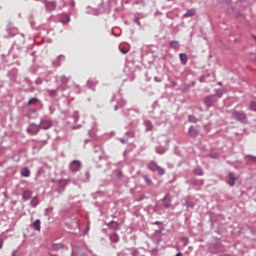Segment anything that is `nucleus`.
Wrapping results in <instances>:
<instances>
[{
  "instance_id": "nucleus-62",
  "label": "nucleus",
  "mask_w": 256,
  "mask_h": 256,
  "mask_svg": "<svg viewBox=\"0 0 256 256\" xmlns=\"http://www.w3.org/2000/svg\"><path fill=\"white\" fill-rule=\"evenodd\" d=\"M218 85H220V87H223V82H218Z\"/></svg>"
},
{
  "instance_id": "nucleus-46",
  "label": "nucleus",
  "mask_w": 256,
  "mask_h": 256,
  "mask_svg": "<svg viewBox=\"0 0 256 256\" xmlns=\"http://www.w3.org/2000/svg\"><path fill=\"white\" fill-rule=\"evenodd\" d=\"M134 23H136V25H138V27H141V21L139 20V18H135L134 19Z\"/></svg>"
},
{
  "instance_id": "nucleus-51",
  "label": "nucleus",
  "mask_w": 256,
  "mask_h": 256,
  "mask_svg": "<svg viewBox=\"0 0 256 256\" xmlns=\"http://www.w3.org/2000/svg\"><path fill=\"white\" fill-rule=\"evenodd\" d=\"M136 5H142V7H145V1L135 2Z\"/></svg>"
},
{
  "instance_id": "nucleus-33",
  "label": "nucleus",
  "mask_w": 256,
  "mask_h": 256,
  "mask_svg": "<svg viewBox=\"0 0 256 256\" xmlns=\"http://www.w3.org/2000/svg\"><path fill=\"white\" fill-rule=\"evenodd\" d=\"M171 49H179V41L173 40L170 42Z\"/></svg>"
},
{
  "instance_id": "nucleus-19",
  "label": "nucleus",
  "mask_w": 256,
  "mask_h": 256,
  "mask_svg": "<svg viewBox=\"0 0 256 256\" xmlns=\"http://www.w3.org/2000/svg\"><path fill=\"white\" fill-rule=\"evenodd\" d=\"M20 175L21 177H31V170H29L27 167H24L21 169Z\"/></svg>"
},
{
  "instance_id": "nucleus-58",
  "label": "nucleus",
  "mask_w": 256,
  "mask_h": 256,
  "mask_svg": "<svg viewBox=\"0 0 256 256\" xmlns=\"http://www.w3.org/2000/svg\"><path fill=\"white\" fill-rule=\"evenodd\" d=\"M85 175H86V179H89V177H90L89 172H86Z\"/></svg>"
},
{
  "instance_id": "nucleus-13",
  "label": "nucleus",
  "mask_w": 256,
  "mask_h": 256,
  "mask_svg": "<svg viewBox=\"0 0 256 256\" xmlns=\"http://www.w3.org/2000/svg\"><path fill=\"white\" fill-rule=\"evenodd\" d=\"M124 252L125 256H139V250L128 248Z\"/></svg>"
},
{
  "instance_id": "nucleus-52",
  "label": "nucleus",
  "mask_w": 256,
  "mask_h": 256,
  "mask_svg": "<svg viewBox=\"0 0 256 256\" xmlns=\"http://www.w3.org/2000/svg\"><path fill=\"white\" fill-rule=\"evenodd\" d=\"M154 81H156V83H160V82H161V78H159V77H154Z\"/></svg>"
},
{
  "instance_id": "nucleus-23",
  "label": "nucleus",
  "mask_w": 256,
  "mask_h": 256,
  "mask_svg": "<svg viewBox=\"0 0 256 256\" xmlns=\"http://www.w3.org/2000/svg\"><path fill=\"white\" fill-rule=\"evenodd\" d=\"M179 57H180V61L182 63V65H187V61H188V57L185 53H180L179 54Z\"/></svg>"
},
{
  "instance_id": "nucleus-9",
  "label": "nucleus",
  "mask_w": 256,
  "mask_h": 256,
  "mask_svg": "<svg viewBox=\"0 0 256 256\" xmlns=\"http://www.w3.org/2000/svg\"><path fill=\"white\" fill-rule=\"evenodd\" d=\"M40 128L43 129L44 131H47V129H51L53 127V121L51 120H42L40 122Z\"/></svg>"
},
{
  "instance_id": "nucleus-24",
  "label": "nucleus",
  "mask_w": 256,
  "mask_h": 256,
  "mask_svg": "<svg viewBox=\"0 0 256 256\" xmlns=\"http://www.w3.org/2000/svg\"><path fill=\"white\" fill-rule=\"evenodd\" d=\"M195 13H196L195 8H192V9L188 10V11L183 15V17H184V19H187V17H193V16L195 15Z\"/></svg>"
},
{
  "instance_id": "nucleus-32",
  "label": "nucleus",
  "mask_w": 256,
  "mask_h": 256,
  "mask_svg": "<svg viewBox=\"0 0 256 256\" xmlns=\"http://www.w3.org/2000/svg\"><path fill=\"white\" fill-rule=\"evenodd\" d=\"M71 79V77H67V76H65V75H62L61 77H60V81H61V83L62 84H64V85H67V83H69V80Z\"/></svg>"
},
{
  "instance_id": "nucleus-38",
  "label": "nucleus",
  "mask_w": 256,
  "mask_h": 256,
  "mask_svg": "<svg viewBox=\"0 0 256 256\" xmlns=\"http://www.w3.org/2000/svg\"><path fill=\"white\" fill-rule=\"evenodd\" d=\"M249 109H250V111H254L256 113V102L255 101L250 102Z\"/></svg>"
},
{
  "instance_id": "nucleus-3",
  "label": "nucleus",
  "mask_w": 256,
  "mask_h": 256,
  "mask_svg": "<svg viewBox=\"0 0 256 256\" xmlns=\"http://www.w3.org/2000/svg\"><path fill=\"white\" fill-rule=\"evenodd\" d=\"M125 116L128 117V119H132V121L129 123L130 127H137L139 124V119L137 118V112L135 110H127L124 112Z\"/></svg>"
},
{
  "instance_id": "nucleus-25",
  "label": "nucleus",
  "mask_w": 256,
  "mask_h": 256,
  "mask_svg": "<svg viewBox=\"0 0 256 256\" xmlns=\"http://www.w3.org/2000/svg\"><path fill=\"white\" fill-rule=\"evenodd\" d=\"M144 126L146 128V131H152L153 130V123L149 120L144 121Z\"/></svg>"
},
{
  "instance_id": "nucleus-29",
  "label": "nucleus",
  "mask_w": 256,
  "mask_h": 256,
  "mask_svg": "<svg viewBox=\"0 0 256 256\" xmlns=\"http://www.w3.org/2000/svg\"><path fill=\"white\" fill-rule=\"evenodd\" d=\"M58 92L59 91L57 90V88L56 89H52V90H47V93H48L49 97H52V98H55L57 96Z\"/></svg>"
},
{
  "instance_id": "nucleus-45",
  "label": "nucleus",
  "mask_w": 256,
  "mask_h": 256,
  "mask_svg": "<svg viewBox=\"0 0 256 256\" xmlns=\"http://www.w3.org/2000/svg\"><path fill=\"white\" fill-rule=\"evenodd\" d=\"M247 158H248L250 161L256 162V157L253 156V155H247Z\"/></svg>"
},
{
  "instance_id": "nucleus-5",
  "label": "nucleus",
  "mask_w": 256,
  "mask_h": 256,
  "mask_svg": "<svg viewBox=\"0 0 256 256\" xmlns=\"http://www.w3.org/2000/svg\"><path fill=\"white\" fill-rule=\"evenodd\" d=\"M40 131L41 125L31 124L30 127L27 128L29 135H37Z\"/></svg>"
},
{
  "instance_id": "nucleus-20",
  "label": "nucleus",
  "mask_w": 256,
  "mask_h": 256,
  "mask_svg": "<svg viewBox=\"0 0 256 256\" xmlns=\"http://www.w3.org/2000/svg\"><path fill=\"white\" fill-rule=\"evenodd\" d=\"M109 239L112 243H119V234L117 232H113L110 234Z\"/></svg>"
},
{
  "instance_id": "nucleus-63",
  "label": "nucleus",
  "mask_w": 256,
  "mask_h": 256,
  "mask_svg": "<svg viewBox=\"0 0 256 256\" xmlns=\"http://www.w3.org/2000/svg\"><path fill=\"white\" fill-rule=\"evenodd\" d=\"M252 37H253L254 41H256V35H252Z\"/></svg>"
},
{
  "instance_id": "nucleus-7",
  "label": "nucleus",
  "mask_w": 256,
  "mask_h": 256,
  "mask_svg": "<svg viewBox=\"0 0 256 256\" xmlns=\"http://www.w3.org/2000/svg\"><path fill=\"white\" fill-rule=\"evenodd\" d=\"M6 30L10 37H15V35L19 33V29H17V27H14L13 23L11 22L8 23Z\"/></svg>"
},
{
  "instance_id": "nucleus-61",
  "label": "nucleus",
  "mask_w": 256,
  "mask_h": 256,
  "mask_svg": "<svg viewBox=\"0 0 256 256\" xmlns=\"http://www.w3.org/2000/svg\"><path fill=\"white\" fill-rule=\"evenodd\" d=\"M122 176H123V173L118 172V177H122Z\"/></svg>"
},
{
  "instance_id": "nucleus-1",
  "label": "nucleus",
  "mask_w": 256,
  "mask_h": 256,
  "mask_svg": "<svg viewBox=\"0 0 256 256\" xmlns=\"http://www.w3.org/2000/svg\"><path fill=\"white\" fill-rule=\"evenodd\" d=\"M221 97H223V91L221 90H216L215 94L204 97V100H203L204 107L206 109H211V107H215L216 103H218Z\"/></svg>"
},
{
  "instance_id": "nucleus-60",
  "label": "nucleus",
  "mask_w": 256,
  "mask_h": 256,
  "mask_svg": "<svg viewBox=\"0 0 256 256\" xmlns=\"http://www.w3.org/2000/svg\"><path fill=\"white\" fill-rule=\"evenodd\" d=\"M176 256H183V253L178 252V253L176 254Z\"/></svg>"
},
{
  "instance_id": "nucleus-59",
  "label": "nucleus",
  "mask_w": 256,
  "mask_h": 256,
  "mask_svg": "<svg viewBox=\"0 0 256 256\" xmlns=\"http://www.w3.org/2000/svg\"><path fill=\"white\" fill-rule=\"evenodd\" d=\"M161 175H165V170L161 168Z\"/></svg>"
},
{
  "instance_id": "nucleus-10",
  "label": "nucleus",
  "mask_w": 256,
  "mask_h": 256,
  "mask_svg": "<svg viewBox=\"0 0 256 256\" xmlns=\"http://www.w3.org/2000/svg\"><path fill=\"white\" fill-rule=\"evenodd\" d=\"M147 168L150 171H157L159 173V175H161V167H159V165H157V163L150 162V163L147 164Z\"/></svg>"
},
{
  "instance_id": "nucleus-56",
  "label": "nucleus",
  "mask_w": 256,
  "mask_h": 256,
  "mask_svg": "<svg viewBox=\"0 0 256 256\" xmlns=\"http://www.w3.org/2000/svg\"><path fill=\"white\" fill-rule=\"evenodd\" d=\"M40 143H42V145H47V141L45 140H41Z\"/></svg>"
},
{
  "instance_id": "nucleus-31",
  "label": "nucleus",
  "mask_w": 256,
  "mask_h": 256,
  "mask_svg": "<svg viewBox=\"0 0 256 256\" xmlns=\"http://www.w3.org/2000/svg\"><path fill=\"white\" fill-rule=\"evenodd\" d=\"M60 249H65V245H63L62 243L53 244L54 251H59Z\"/></svg>"
},
{
  "instance_id": "nucleus-44",
  "label": "nucleus",
  "mask_w": 256,
  "mask_h": 256,
  "mask_svg": "<svg viewBox=\"0 0 256 256\" xmlns=\"http://www.w3.org/2000/svg\"><path fill=\"white\" fill-rule=\"evenodd\" d=\"M120 51L121 53H123V55H127V53H129V50L127 48H121Z\"/></svg>"
},
{
  "instance_id": "nucleus-36",
  "label": "nucleus",
  "mask_w": 256,
  "mask_h": 256,
  "mask_svg": "<svg viewBox=\"0 0 256 256\" xmlns=\"http://www.w3.org/2000/svg\"><path fill=\"white\" fill-rule=\"evenodd\" d=\"M184 205L187 207V209H194L195 208V203L191 201H186Z\"/></svg>"
},
{
  "instance_id": "nucleus-35",
  "label": "nucleus",
  "mask_w": 256,
  "mask_h": 256,
  "mask_svg": "<svg viewBox=\"0 0 256 256\" xmlns=\"http://www.w3.org/2000/svg\"><path fill=\"white\" fill-rule=\"evenodd\" d=\"M56 89H57V91H62V92L67 91V84L62 83V84L58 85Z\"/></svg>"
},
{
  "instance_id": "nucleus-55",
  "label": "nucleus",
  "mask_w": 256,
  "mask_h": 256,
  "mask_svg": "<svg viewBox=\"0 0 256 256\" xmlns=\"http://www.w3.org/2000/svg\"><path fill=\"white\" fill-rule=\"evenodd\" d=\"M94 151H95L96 153H99V151H101V148H100V147H98V149L95 148Z\"/></svg>"
},
{
  "instance_id": "nucleus-14",
  "label": "nucleus",
  "mask_w": 256,
  "mask_h": 256,
  "mask_svg": "<svg viewBox=\"0 0 256 256\" xmlns=\"http://www.w3.org/2000/svg\"><path fill=\"white\" fill-rule=\"evenodd\" d=\"M127 105V101L120 97V99L117 100V105L114 106V111H117L120 108L125 107Z\"/></svg>"
},
{
  "instance_id": "nucleus-34",
  "label": "nucleus",
  "mask_w": 256,
  "mask_h": 256,
  "mask_svg": "<svg viewBox=\"0 0 256 256\" xmlns=\"http://www.w3.org/2000/svg\"><path fill=\"white\" fill-rule=\"evenodd\" d=\"M199 119L193 115H188V123H197Z\"/></svg>"
},
{
  "instance_id": "nucleus-15",
  "label": "nucleus",
  "mask_w": 256,
  "mask_h": 256,
  "mask_svg": "<svg viewBox=\"0 0 256 256\" xmlns=\"http://www.w3.org/2000/svg\"><path fill=\"white\" fill-rule=\"evenodd\" d=\"M33 197V192L31 190H24L22 193L23 201H29Z\"/></svg>"
},
{
  "instance_id": "nucleus-49",
  "label": "nucleus",
  "mask_w": 256,
  "mask_h": 256,
  "mask_svg": "<svg viewBox=\"0 0 256 256\" xmlns=\"http://www.w3.org/2000/svg\"><path fill=\"white\" fill-rule=\"evenodd\" d=\"M181 241L184 242V245H187V243H189V239L185 238V237H182L181 238Z\"/></svg>"
},
{
  "instance_id": "nucleus-54",
  "label": "nucleus",
  "mask_w": 256,
  "mask_h": 256,
  "mask_svg": "<svg viewBox=\"0 0 256 256\" xmlns=\"http://www.w3.org/2000/svg\"><path fill=\"white\" fill-rule=\"evenodd\" d=\"M70 5H71V7H74L75 6V0H71Z\"/></svg>"
},
{
  "instance_id": "nucleus-43",
  "label": "nucleus",
  "mask_w": 256,
  "mask_h": 256,
  "mask_svg": "<svg viewBox=\"0 0 256 256\" xmlns=\"http://www.w3.org/2000/svg\"><path fill=\"white\" fill-rule=\"evenodd\" d=\"M208 157H210V159H219V154L210 153L208 154Z\"/></svg>"
},
{
  "instance_id": "nucleus-26",
  "label": "nucleus",
  "mask_w": 256,
  "mask_h": 256,
  "mask_svg": "<svg viewBox=\"0 0 256 256\" xmlns=\"http://www.w3.org/2000/svg\"><path fill=\"white\" fill-rule=\"evenodd\" d=\"M61 57H65L63 55H59L55 61L52 62L53 67H60L61 66Z\"/></svg>"
},
{
  "instance_id": "nucleus-57",
  "label": "nucleus",
  "mask_w": 256,
  "mask_h": 256,
  "mask_svg": "<svg viewBox=\"0 0 256 256\" xmlns=\"http://www.w3.org/2000/svg\"><path fill=\"white\" fill-rule=\"evenodd\" d=\"M228 11H229V13H231V11L232 12L235 11V7H231Z\"/></svg>"
},
{
  "instance_id": "nucleus-41",
  "label": "nucleus",
  "mask_w": 256,
  "mask_h": 256,
  "mask_svg": "<svg viewBox=\"0 0 256 256\" xmlns=\"http://www.w3.org/2000/svg\"><path fill=\"white\" fill-rule=\"evenodd\" d=\"M126 137H135V132L133 130H129L125 133Z\"/></svg>"
},
{
  "instance_id": "nucleus-40",
  "label": "nucleus",
  "mask_w": 256,
  "mask_h": 256,
  "mask_svg": "<svg viewBox=\"0 0 256 256\" xmlns=\"http://www.w3.org/2000/svg\"><path fill=\"white\" fill-rule=\"evenodd\" d=\"M142 179H144L146 185H151V179H149V176L143 175Z\"/></svg>"
},
{
  "instance_id": "nucleus-50",
  "label": "nucleus",
  "mask_w": 256,
  "mask_h": 256,
  "mask_svg": "<svg viewBox=\"0 0 256 256\" xmlns=\"http://www.w3.org/2000/svg\"><path fill=\"white\" fill-rule=\"evenodd\" d=\"M198 185H201V186L205 185V180L199 179L198 180Z\"/></svg>"
},
{
  "instance_id": "nucleus-2",
  "label": "nucleus",
  "mask_w": 256,
  "mask_h": 256,
  "mask_svg": "<svg viewBox=\"0 0 256 256\" xmlns=\"http://www.w3.org/2000/svg\"><path fill=\"white\" fill-rule=\"evenodd\" d=\"M231 117L241 123L242 125H247L249 123V117H247V113L243 110L232 109L230 110Z\"/></svg>"
},
{
  "instance_id": "nucleus-30",
  "label": "nucleus",
  "mask_w": 256,
  "mask_h": 256,
  "mask_svg": "<svg viewBox=\"0 0 256 256\" xmlns=\"http://www.w3.org/2000/svg\"><path fill=\"white\" fill-rule=\"evenodd\" d=\"M31 207H37L39 205V198L37 196L33 197L31 202H30Z\"/></svg>"
},
{
  "instance_id": "nucleus-47",
  "label": "nucleus",
  "mask_w": 256,
  "mask_h": 256,
  "mask_svg": "<svg viewBox=\"0 0 256 256\" xmlns=\"http://www.w3.org/2000/svg\"><path fill=\"white\" fill-rule=\"evenodd\" d=\"M119 141H120V143H122V145H126V143H127V139H125V138H119Z\"/></svg>"
},
{
  "instance_id": "nucleus-39",
  "label": "nucleus",
  "mask_w": 256,
  "mask_h": 256,
  "mask_svg": "<svg viewBox=\"0 0 256 256\" xmlns=\"http://www.w3.org/2000/svg\"><path fill=\"white\" fill-rule=\"evenodd\" d=\"M72 117H73L75 123H77V121H79V112L74 111V113L72 114Z\"/></svg>"
},
{
  "instance_id": "nucleus-8",
  "label": "nucleus",
  "mask_w": 256,
  "mask_h": 256,
  "mask_svg": "<svg viewBox=\"0 0 256 256\" xmlns=\"http://www.w3.org/2000/svg\"><path fill=\"white\" fill-rule=\"evenodd\" d=\"M52 183L57 186L58 193H63L65 191V181L52 179Z\"/></svg>"
},
{
  "instance_id": "nucleus-27",
  "label": "nucleus",
  "mask_w": 256,
  "mask_h": 256,
  "mask_svg": "<svg viewBox=\"0 0 256 256\" xmlns=\"http://www.w3.org/2000/svg\"><path fill=\"white\" fill-rule=\"evenodd\" d=\"M189 185H192V187L199 186V180L197 178H190L188 180Z\"/></svg>"
},
{
  "instance_id": "nucleus-37",
  "label": "nucleus",
  "mask_w": 256,
  "mask_h": 256,
  "mask_svg": "<svg viewBox=\"0 0 256 256\" xmlns=\"http://www.w3.org/2000/svg\"><path fill=\"white\" fill-rule=\"evenodd\" d=\"M37 103H39V99L38 98H31L29 101H28V105H37Z\"/></svg>"
},
{
  "instance_id": "nucleus-6",
  "label": "nucleus",
  "mask_w": 256,
  "mask_h": 256,
  "mask_svg": "<svg viewBox=\"0 0 256 256\" xmlns=\"http://www.w3.org/2000/svg\"><path fill=\"white\" fill-rule=\"evenodd\" d=\"M70 171L72 173H77L78 171H81V161L74 160L70 163Z\"/></svg>"
},
{
  "instance_id": "nucleus-22",
  "label": "nucleus",
  "mask_w": 256,
  "mask_h": 256,
  "mask_svg": "<svg viewBox=\"0 0 256 256\" xmlns=\"http://www.w3.org/2000/svg\"><path fill=\"white\" fill-rule=\"evenodd\" d=\"M32 227L35 231H41V219H37L32 223Z\"/></svg>"
},
{
  "instance_id": "nucleus-28",
  "label": "nucleus",
  "mask_w": 256,
  "mask_h": 256,
  "mask_svg": "<svg viewBox=\"0 0 256 256\" xmlns=\"http://www.w3.org/2000/svg\"><path fill=\"white\" fill-rule=\"evenodd\" d=\"M87 86L89 87V89H95V87L97 86V80H88L87 81Z\"/></svg>"
},
{
  "instance_id": "nucleus-48",
  "label": "nucleus",
  "mask_w": 256,
  "mask_h": 256,
  "mask_svg": "<svg viewBox=\"0 0 256 256\" xmlns=\"http://www.w3.org/2000/svg\"><path fill=\"white\" fill-rule=\"evenodd\" d=\"M218 3H231L232 0H216Z\"/></svg>"
},
{
  "instance_id": "nucleus-18",
  "label": "nucleus",
  "mask_w": 256,
  "mask_h": 256,
  "mask_svg": "<svg viewBox=\"0 0 256 256\" xmlns=\"http://www.w3.org/2000/svg\"><path fill=\"white\" fill-rule=\"evenodd\" d=\"M162 201H163V205H164V207H166V209H169V207H171V197L169 195H166Z\"/></svg>"
},
{
  "instance_id": "nucleus-4",
  "label": "nucleus",
  "mask_w": 256,
  "mask_h": 256,
  "mask_svg": "<svg viewBox=\"0 0 256 256\" xmlns=\"http://www.w3.org/2000/svg\"><path fill=\"white\" fill-rule=\"evenodd\" d=\"M200 83H213L215 81V74L214 73H207L200 77Z\"/></svg>"
},
{
  "instance_id": "nucleus-21",
  "label": "nucleus",
  "mask_w": 256,
  "mask_h": 256,
  "mask_svg": "<svg viewBox=\"0 0 256 256\" xmlns=\"http://www.w3.org/2000/svg\"><path fill=\"white\" fill-rule=\"evenodd\" d=\"M108 228H110L112 231H117L119 229V223L112 220L108 223Z\"/></svg>"
},
{
  "instance_id": "nucleus-11",
  "label": "nucleus",
  "mask_w": 256,
  "mask_h": 256,
  "mask_svg": "<svg viewBox=\"0 0 256 256\" xmlns=\"http://www.w3.org/2000/svg\"><path fill=\"white\" fill-rule=\"evenodd\" d=\"M188 135H189V137H192V139H195V137H197V135H199V129H197V127H195V126H190V128L188 130Z\"/></svg>"
},
{
  "instance_id": "nucleus-42",
  "label": "nucleus",
  "mask_w": 256,
  "mask_h": 256,
  "mask_svg": "<svg viewBox=\"0 0 256 256\" xmlns=\"http://www.w3.org/2000/svg\"><path fill=\"white\" fill-rule=\"evenodd\" d=\"M239 2L243 5V7H248L249 0H239Z\"/></svg>"
},
{
  "instance_id": "nucleus-64",
  "label": "nucleus",
  "mask_w": 256,
  "mask_h": 256,
  "mask_svg": "<svg viewBox=\"0 0 256 256\" xmlns=\"http://www.w3.org/2000/svg\"><path fill=\"white\" fill-rule=\"evenodd\" d=\"M12 256H15V251H14V252H12Z\"/></svg>"
},
{
  "instance_id": "nucleus-17",
  "label": "nucleus",
  "mask_w": 256,
  "mask_h": 256,
  "mask_svg": "<svg viewBox=\"0 0 256 256\" xmlns=\"http://www.w3.org/2000/svg\"><path fill=\"white\" fill-rule=\"evenodd\" d=\"M45 7H46L47 11L51 12V11H55L57 5L55 4V2L49 1V2H46Z\"/></svg>"
},
{
  "instance_id": "nucleus-16",
  "label": "nucleus",
  "mask_w": 256,
  "mask_h": 256,
  "mask_svg": "<svg viewBox=\"0 0 256 256\" xmlns=\"http://www.w3.org/2000/svg\"><path fill=\"white\" fill-rule=\"evenodd\" d=\"M228 179L230 180V181L228 182V185H229L230 187L235 186V181H236V179H237V177H235V173L229 172V173H228Z\"/></svg>"
},
{
  "instance_id": "nucleus-12",
  "label": "nucleus",
  "mask_w": 256,
  "mask_h": 256,
  "mask_svg": "<svg viewBox=\"0 0 256 256\" xmlns=\"http://www.w3.org/2000/svg\"><path fill=\"white\" fill-rule=\"evenodd\" d=\"M193 175H196L197 177H203L205 175V171L200 166H197L192 170Z\"/></svg>"
},
{
  "instance_id": "nucleus-53",
  "label": "nucleus",
  "mask_w": 256,
  "mask_h": 256,
  "mask_svg": "<svg viewBox=\"0 0 256 256\" xmlns=\"http://www.w3.org/2000/svg\"><path fill=\"white\" fill-rule=\"evenodd\" d=\"M0 249H3V239L0 237Z\"/></svg>"
}]
</instances>
